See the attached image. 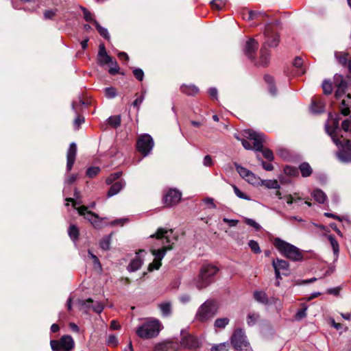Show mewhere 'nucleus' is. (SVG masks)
<instances>
[{
    "label": "nucleus",
    "mask_w": 351,
    "mask_h": 351,
    "mask_svg": "<svg viewBox=\"0 0 351 351\" xmlns=\"http://www.w3.org/2000/svg\"><path fill=\"white\" fill-rule=\"evenodd\" d=\"M265 36V42L264 43L262 48L260 51V61L259 65L265 66L268 64L269 62V53L267 49V46L270 47H276L278 46L279 43V36L278 34L274 32L269 27L267 26L265 28L264 32Z\"/></svg>",
    "instance_id": "obj_5"
},
{
    "label": "nucleus",
    "mask_w": 351,
    "mask_h": 351,
    "mask_svg": "<svg viewBox=\"0 0 351 351\" xmlns=\"http://www.w3.org/2000/svg\"><path fill=\"white\" fill-rule=\"evenodd\" d=\"M234 166L239 174L247 182L252 184L256 182L257 178L251 171L237 163H234Z\"/></svg>",
    "instance_id": "obj_16"
},
{
    "label": "nucleus",
    "mask_w": 351,
    "mask_h": 351,
    "mask_svg": "<svg viewBox=\"0 0 351 351\" xmlns=\"http://www.w3.org/2000/svg\"><path fill=\"white\" fill-rule=\"evenodd\" d=\"M119 70V67L117 62H114V63H112V66L110 68L108 72L110 74L114 75L117 73H118Z\"/></svg>",
    "instance_id": "obj_64"
},
{
    "label": "nucleus",
    "mask_w": 351,
    "mask_h": 351,
    "mask_svg": "<svg viewBox=\"0 0 351 351\" xmlns=\"http://www.w3.org/2000/svg\"><path fill=\"white\" fill-rule=\"evenodd\" d=\"M83 105H85V102L80 98L79 101H74L72 102V109L76 114H78L81 111L82 106Z\"/></svg>",
    "instance_id": "obj_44"
},
{
    "label": "nucleus",
    "mask_w": 351,
    "mask_h": 351,
    "mask_svg": "<svg viewBox=\"0 0 351 351\" xmlns=\"http://www.w3.org/2000/svg\"><path fill=\"white\" fill-rule=\"evenodd\" d=\"M335 84L337 90L335 93L336 99H339L345 95L347 89V82L341 75H335L334 77Z\"/></svg>",
    "instance_id": "obj_14"
},
{
    "label": "nucleus",
    "mask_w": 351,
    "mask_h": 351,
    "mask_svg": "<svg viewBox=\"0 0 351 351\" xmlns=\"http://www.w3.org/2000/svg\"><path fill=\"white\" fill-rule=\"evenodd\" d=\"M311 111L314 114L321 113L324 111V104L321 99H314L312 101Z\"/></svg>",
    "instance_id": "obj_27"
},
{
    "label": "nucleus",
    "mask_w": 351,
    "mask_h": 351,
    "mask_svg": "<svg viewBox=\"0 0 351 351\" xmlns=\"http://www.w3.org/2000/svg\"><path fill=\"white\" fill-rule=\"evenodd\" d=\"M259 152H261L262 154H263V156H264V158L269 161H271L274 160V154H273V152L269 149H267V148H265V149H261V150H260Z\"/></svg>",
    "instance_id": "obj_55"
},
{
    "label": "nucleus",
    "mask_w": 351,
    "mask_h": 351,
    "mask_svg": "<svg viewBox=\"0 0 351 351\" xmlns=\"http://www.w3.org/2000/svg\"><path fill=\"white\" fill-rule=\"evenodd\" d=\"M93 25L95 26L99 34L105 39H109L110 35L106 28L101 27L97 21H93Z\"/></svg>",
    "instance_id": "obj_36"
},
{
    "label": "nucleus",
    "mask_w": 351,
    "mask_h": 351,
    "mask_svg": "<svg viewBox=\"0 0 351 351\" xmlns=\"http://www.w3.org/2000/svg\"><path fill=\"white\" fill-rule=\"evenodd\" d=\"M322 88L324 94L330 95L332 91V84L330 81L324 80L322 83Z\"/></svg>",
    "instance_id": "obj_49"
},
{
    "label": "nucleus",
    "mask_w": 351,
    "mask_h": 351,
    "mask_svg": "<svg viewBox=\"0 0 351 351\" xmlns=\"http://www.w3.org/2000/svg\"><path fill=\"white\" fill-rule=\"evenodd\" d=\"M351 95L350 94H347L346 99H343L341 101V106H340V110L341 113L344 115H348L350 112V107L351 105Z\"/></svg>",
    "instance_id": "obj_24"
},
{
    "label": "nucleus",
    "mask_w": 351,
    "mask_h": 351,
    "mask_svg": "<svg viewBox=\"0 0 351 351\" xmlns=\"http://www.w3.org/2000/svg\"><path fill=\"white\" fill-rule=\"evenodd\" d=\"M178 348L177 343L168 341L156 345L154 351H177Z\"/></svg>",
    "instance_id": "obj_20"
},
{
    "label": "nucleus",
    "mask_w": 351,
    "mask_h": 351,
    "mask_svg": "<svg viewBox=\"0 0 351 351\" xmlns=\"http://www.w3.org/2000/svg\"><path fill=\"white\" fill-rule=\"evenodd\" d=\"M335 58L338 61V62L343 66L347 65L348 62V54L343 52H335Z\"/></svg>",
    "instance_id": "obj_37"
},
{
    "label": "nucleus",
    "mask_w": 351,
    "mask_h": 351,
    "mask_svg": "<svg viewBox=\"0 0 351 351\" xmlns=\"http://www.w3.org/2000/svg\"><path fill=\"white\" fill-rule=\"evenodd\" d=\"M217 303L214 300H206L199 308V321H207L213 318L217 313Z\"/></svg>",
    "instance_id": "obj_10"
},
{
    "label": "nucleus",
    "mask_w": 351,
    "mask_h": 351,
    "mask_svg": "<svg viewBox=\"0 0 351 351\" xmlns=\"http://www.w3.org/2000/svg\"><path fill=\"white\" fill-rule=\"evenodd\" d=\"M219 269L211 263H204L199 271V289L205 288L215 280Z\"/></svg>",
    "instance_id": "obj_8"
},
{
    "label": "nucleus",
    "mask_w": 351,
    "mask_h": 351,
    "mask_svg": "<svg viewBox=\"0 0 351 351\" xmlns=\"http://www.w3.org/2000/svg\"><path fill=\"white\" fill-rule=\"evenodd\" d=\"M144 93H143L142 95L139 97H138L132 103V105L134 107H136L137 108H139V106H141V104H142V102L144 100V98H145V95H144Z\"/></svg>",
    "instance_id": "obj_62"
},
{
    "label": "nucleus",
    "mask_w": 351,
    "mask_h": 351,
    "mask_svg": "<svg viewBox=\"0 0 351 351\" xmlns=\"http://www.w3.org/2000/svg\"><path fill=\"white\" fill-rule=\"evenodd\" d=\"M110 235L104 237L99 243L100 247L104 250H109L110 246Z\"/></svg>",
    "instance_id": "obj_40"
},
{
    "label": "nucleus",
    "mask_w": 351,
    "mask_h": 351,
    "mask_svg": "<svg viewBox=\"0 0 351 351\" xmlns=\"http://www.w3.org/2000/svg\"><path fill=\"white\" fill-rule=\"evenodd\" d=\"M254 299L258 303L267 305L269 304V298L267 293L262 290H256L253 293Z\"/></svg>",
    "instance_id": "obj_23"
},
{
    "label": "nucleus",
    "mask_w": 351,
    "mask_h": 351,
    "mask_svg": "<svg viewBox=\"0 0 351 351\" xmlns=\"http://www.w3.org/2000/svg\"><path fill=\"white\" fill-rule=\"evenodd\" d=\"M272 265L274 270L282 271V274L287 276L289 274V264L287 261L277 258L272 261Z\"/></svg>",
    "instance_id": "obj_19"
},
{
    "label": "nucleus",
    "mask_w": 351,
    "mask_h": 351,
    "mask_svg": "<svg viewBox=\"0 0 351 351\" xmlns=\"http://www.w3.org/2000/svg\"><path fill=\"white\" fill-rule=\"evenodd\" d=\"M258 47V43L254 38H250L245 43L244 48L245 54L250 59L254 60V55Z\"/></svg>",
    "instance_id": "obj_18"
},
{
    "label": "nucleus",
    "mask_w": 351,
    "mask_h": 351,
    "mask_svg": "<svg viewBox=\"0 0 351 351\" xmlns=\"http://www.w3.org/2000/svg\"><path fill=\"white\" fill-rule=\"evenodd\" d=\"M325 129L339 149V151L336 153V156L339 160L343 163L351 162V141L350 139H347L346 137L344 138L343 134L341 135V138L339 137V132H341L339 119L334 118L333 115L330 113Z\"/></svg>",
    "instance_id": "obj_1"
},
{
    "label": "nucleus",
    "mask_w": 351,
    "mask_h": 351,
    "mask_svg": "<svg viewBox=\"0 0 351 351\" xmlns=\"http://www.w3.org/2000/svg\"><path fill=\"white\" fill-rule=\"evenodd\" d=\"M105 96L108 99L114 98L117 95V90L114 87H107L104 89Z\"/></svg>",
    "instance_id": "obj_45"
},
{
    "label": "nucleus",
    "mask_w": 351,
    "mask_h": 351,
    "mask_svg": "<svg viewBox=\"0 0 351 351\" xmlns=\"http://www.w3.org/2000/svg\"><path fill=\"white\" fill-rule=\"evenodd\" d=\"M180 90L183 93L189 96H193L197 93V88L195 85L183 84L180 87Z\"/></svg>",
    "instance_id": "obj_32"
},
{
    "label": "nucleus",
    "mask_w": 351,
    "mask_h": 351,
    "mask_svg": "<svg viewBox=\"0 0 351 351\" xmlns=\"http://www.w3.org/2000/svg\"><path fill=\"white\" fill-rule=\"evenodd\" d=\"M76 154V144L75 143H71L66 153V171L68 172L70 171L73 167V165L75 161Z\"/></svg>",
    "instance_id": "obj_17"
},
{
    "label": "nucleus",
    "mask_w": 351,
    "mask_h": 351,
    "mask_svg": "<svg viewBox=\"0 0 351 351\" xmlns=\"http://www.w3.org/2000/svg\"><path fill=\"white\" fill-rule=\"evenodd\" d=\"M230 319L228 317L218 318L215 321V328L223 329L229 324Z\"/></svg>",
    "instance_id": "obj_35"
},
{
    "label": "nucleus",
    "mask_w": 351,
    "mask_h": 351,
    "mask_svg": "<svg viewBox=\"0 0 351 351\" xmlns=\"http://www.w3.org/2000/svg\"><path fill=\"white\" fill-rule=\"evenodd\" d=\"M101 169L99 167H90L86 170V176L90 178L95 177Z\"/></svg>",
    "instance_id": "obj_46"
},
{
    "label": "nucleus",
    "mask_w": 351,
    "mask_h": 351,
    "mask_svg": "<svg viewBox=\"0 0 351 351\" xmlns=\"http://www.w3.org/2000/svg\"><path fill=\"white\" fill-rule=\"evenodd\" d=\"M203 165L205 167H210L213 165V159L210 156L206 155L203 159Z\"/></svg>",
    "instance_id": "obj_63"
},
{
    "label": "nucleus",
    "mask_w": 351,
    "mask_h": 351,
    "mask_svg": "<svg viewBox=\"0 0 351 351\" xmlns=\"http://www.w3.org/2000/svg\"><path fill=\"white\" fill-rule=\"evenodd\" d=\"M210 3L213 8L219 10L226 5V0H213Z\"/></svg>",
    "instance_id": "obj_54"
},
{
    "label": "nucleus",
    "mask_w": 351,
    "mask_h": 351,
    "mask_svg": "<svg viewBox=\"0 0 351 351\" xmlns=\"http://www.w3.org/2000/svg\"><path fill=\"white\" fill-rule=\"evenodd\" d=\"M98 62L100 64H106L110 62L112 63V59L109 56L106 52L104 45H100L98 52Z\"/></svg>",
    "instance_id": "obj_22"
},
{
    "label": "nucleus",
    "mask_w": 351,
    "mask_h": 351,
    "mask_svg": "<svg viewBox=\"0 0 351 351\" xmlns=\"http://www.w3.org/2000/svg\"><path fill=\"white\" fill-rule=\"evenodd\" d=\"M232 187H233V190H234L235 195L239 198H241L243 199H246V200H250V197L248 195H247L245 193L242 192L237 186L233 185Z\"/></svg>",
    "instance_id": "obj_51"
},
{
    "label": "nucleus",
    "mask_w": 351,
    "mask_h": 351,
    "mask_svg": "<svg viewBox=\"0 0 351 351\" xmlns=\"http://www.w3.org/2000/svg\"><path fill=\"white\" fill-rule=\"evenodd\" d=\"M274 245L281 255L291 261H300L303 259V254L298 247L280 238L274 239Z\"/></svg>",
    "instance_id": "obj_4"
},
{
    "label": "nucleus",
    "mask_w": 351,
    "mask_h": 351,
    "mask_svg": "<svg viewBox=\"0 0 351 351\" xmlns=\"http://www.w3.org/2000/svg\"><path fill=\"white\" fill-rule=\"evenodd\" d=\"M341 132H339V137L341 138V134H344L351 132V119H346L341 123V128H339Z\"/></svg>",
    "instance_id": "obj_34"
},
{
    "label": "nucleus",
    "mask_w": 351,
    "mask_h": 351,
    "mask_svg": "<svg viewBox=\"0 0 351 351\" xmlns=\"http://www.w3.org/2000/svg\"><path fill=\"white\" fill-rule=\"evenodd\" d=\"M50 346L52 351H71L75 343L71 336L63 335L59 340H51Z\"/></svg>",
    "instance_id": "obj_11"
},
{
    "label": "nucleus",
    "mask_w": 351,
    "mask_h": 351,
    "mask_svg": "<svg viewBox=\"0 0 351 351\" xmlns=\"http://www.w3.org/2000/svg\"><path fill=\"white\" fill-rule=\"evenodd\" d=\"M88 256L93 260L94 267L101 270V265L98 257L95 255L90 250L88 251Z\"/></svg>",
    "instance_id": "obj_42"
},
{
    "label": "nucleus",
    "mask_w": 351,
    "mask_h": 351,
    "mask_svg": "<svg viewBox=\"0 0 351 351\" xmlns=\"http://www.w3.org/2000/svg\"><path fill=\"white\" fill-rule=\"evenodd\" d=\"M259 314L257 313H250L247 317V323L249 326H254L259 319Z\"/></svg>",
    "instance_id": "obj_43"
},
{
    "label": "nucleus",
    "mask_w": 351,
    "mask_h": 351,
    "mask_svg": "<svg viewBox=\"0 0 351 351\" xmlns=\"http://www.w3.org/2000/svg\"><path fill=\"white\" fill-rule=\"evenodd\" d=\"M327 238H328V239L329 240V241H330V243L331 244V246H332V250H333L334 254L336 256H337L338 254H339V251L338 242L337 241L335 238L333 236H332V235H328Z\"/></svg>",
    "instance_id": "obj_39"
},
{
    "label": "nucleus",
    "mask_w": 351,
    "mask_h": 351,
    "mask_svg": "<svg viewBox=\"0 0 351 351\" xmlns=\"http://www.w3.org/2000/svg\"><path fill=\"white\" fill-rule=\"evenodd\" d=\"M245 223L248 226H250L254 228L256 230H258L261 229V226L252 219H246Z\"/></svg>",
    "instance_id": "obj_61"
},
{
    "label": "nucleus",
    "mask_w": 351,
    "mask_h": 351,
    "mask_svg": "<svg viewBox=\"0 0 351 351\" xmlns=\"http://www.w3.org/2000/svg\"><path fill=\"white\" fill-rule=\"evenodd\" d=\"M228 343H222L213 346L210 351H228Z\"/></svg>",
    "instance_id": "obj_52"
},
{
    "label": "nucleus",
    "mask_w": 351,
    "mask_h": 351,
    "mask_svg": "<svg viewBox=\"0 0 351 351\" xmlns=\"http://www.w3.org/2000/svg\"><path fill=\"white\" fill-rule=\"evenodd\" d=\"M298 169L300 171L302 176L304 178L309 177L313 173V169L306 162H302L299 165Z\"/></svg>",
    "instance_id": "obj_29"
},
{
    "label": "nucleus",
    "mask_w": 351,
    "mask_h": 351,
    "mask_svg": "<svg viewBox=\"0 0 351 351\" xmlns=\"http://www.w3.org/2000/svg\"><path fill=\"white\" fill-rule=\"evenodd\" d=\"M122 175L121 171H118L114 173H112L109 177L106 178V184H111L114 181L118 180Z\"/></svg>",
    "instance_id": "obj_53"
},
{
    "label": "nucleus",
    "mask_w": 351,
    "mask_h": 351,
    "mask_svg": "<svg viewBox=\"0 0 351 351\" xmlns=\"http://www.w3.org/2000/svg\"><path fill=\"white\" fill-rule=\"evenodd\" d=\"M248 245L250 247L251 250L255 254L261 253V248L259 247L258 243L256 241L250 240L248 242Z\"/></svg>",
    "instance_id": "obj_50"
},
{
    "label": "nucleus",
    "mask_w": 351,
    "mask_h": 351,
    "mask_svg": "<svg viewBox=\"0 0 351 351\" xmlns=\"http://www.w3.org/2000/svg\"><path fill=\"white\" fill-rule=\"evenodd\" d=\"M82 10L83 11V14H84V19L88 21V22H90V23H93V21H95L93 19V14H91L90 12H89L87 9H86L85 8H82Z\"/></svg>",
    "instance_id": "obj_59"
},
{
    "label": "nucleus",
    "mask_w": 351,
    "mask_h": 351,
    "mask_svg": "<svg viewBox=\"0 0 351 351\" xmlns=\"http://www.w3.org/2000/svg\"><path fill=\"white\" fill-rule=\"evenodd\" d=\"M68 234L71 239L75 242L78 239L79 237V230L77 227L73 224L70 225L68 229Z\"/></svg>",
    "instance_id": "obj_33"
},
{
    "label": "nucleus",
    "mask_w": 351,
    "mask_h": 351,
    "mask_svg": "<svg viewBox=\"0 0 351 351\" xmlns=\"http://www.w3.org/2000/svg\"><path fill=\"white\" fill-rule=\"evenodd\" d=\"M154 145L152 137L148 134H144L139 136L136 143V147L140 153L146 156L153 149Z\"/></svg>",
    "instance_id": "obj_12"
},
{
    "label": "nucleus",
    "mask_w": 351,
    "mask_h": 351,
    "mask_svg": "<svg viewBox=\"0 0 351 351\" xmlns=\"http://www.w3.org/2000/svg\"><path fill=\"white\" fill-rule=\"evenodd\" d=\"M107 343L108 346L116 347L118 345V339L114 335H110L107 339Z\"/></svg>",
    "instance_id": "obj_58"
},
{
    "label": "nucleus",
    "mask_w": 351,
    "mask_h": 351,
    "mask_svg": "<svg viewBox=\"0 0 351 351\" xmlns=\"http://www.w3.org/2000/svg\"><path fill=\"white\" fill-rule=\"evenodd\" d=\"M65 200L67 202L65 204L66 206H69V202H72L73 207L77 210L79 215L84 216V217L87 219L94 226V228H101L104 226L103 222L104 219L100 218L97 214L88 210V208H95V202L91 203L88 206H82L76 208V205L79 204L80 202H77L71 197H67Z\"/></svg>",
    "instance_id": "obj_6"
},
{
    "label": "nucleus",
    "mask_w": 351,
    "mask_h": 351,
    "mask_svg": "<svg viewBox=\"0 0 351 351\" xmlns=\"http://www.w3.org/2000/svg\"><path fill=\"white\" fill-rule=\"evenodd\" d=\"M134 76L138 80L143 81L144 78V72L141 69L136 68L133 70Z\"/></svg>",
    "instance_id": "obj_56"
},
{
    "label": "nucleus",
    "mask_w": 351,
    "mask_h": 351,
    "mask_svg": "<svg viewBox=\"0 0 351 351\" xmlns=\"http://www.w3.org/2000/svg\"><path fill=\"white\" fill-rule=\"evenodd\" d=\"M173 230L171 229H165L160 228L157 232L151 235L152 238H156L155 247H159L160 248L156 249L152 248L151 252L154 256V259L148 266V270L152 271L154 269H158L161 266V261L166 254L167 251L172 249V245L176 238L171 237Z\"/></svg>",
    "instance_id": "obj_2"
},
{
    "label": "nucleus",
    "mask_w": 351,
    "mask_h": 351,
    "mask_svg": "<svg viewBox=\"0 0 351 351\" xmlns=\"http://www.w3.org/2000/svg\"><path fill=\"white\" fill-rule=\"evenodd\" d=\"M161 329L162 324L158 319L149 318L136 327L135 332L142 339H150L156 337Z\"/></svg>",
    "instance_id": "obj_3"
},
{
    "label": "nucleus",
    "mask_w": 351,
    "mask_h": 351,
    "mask_svg": "<svg viewBox=\"0 0 351 351\" xmlns=\"http://www.w3.org/2000/svg\"><path fill=\"white\" fill-rule=\"evenodd\" d=\"M57 10H47L44 12L43 16L45 19H51L56 15Z\"/></svg>",
    "instance_id": "obj_60"
},
{
    "label": "nucleus",
    "mask_w": 351,
    "mask_h": 351,
    "mask_svg": "<svg viewBox=\"0 0 351 351\" xmlns=\"http://www.w3.org/2000/svg\"><path fill=\"white\" fill-rule=\"evenodd\" d=\"M121 116H112L108 118V123L114 128H117L121 124Z\"/></svg>",
    "instance_id": "obj_47"
},
{
    "label": "nucleus",
    "mask_w": 351,
    "mask_h": 351,
    "mask_svg": "<svg viewBox=\"0 0 351 351\" xmlns=\"http://www.w3.org/2000/svg\"><path fill=\"white\" fill-rule=\"evenodd\" d=\"M182 193L180 191L171 189L165 195L163 201L167 207H171L177 204L181 199Z\"/></svg>",
    "instance_id": "obj_13"
},
{
    "label": "nucleus",
    "mask_w": 351,
    "mask_h": 351,
    "mask_svg": "<svg viewBox=\"0 0 351 351\" xmlns=\"http://www.w3.org/2000/svg\"><path fill=\"white\" fill-rule=\"evenodd\" d=\"M263 184L267 189H277L280 188V184H278V182L276 180H263Z\"/></svg>",
    "instance_id": "obj_41"
},
{
    "label": "nucleus",
    "mask_w": 351,
    "mask_h": 351,
    "mask_svg": "<svg viewBox=\"0 0 351 351\" xmlns=\"http://www.w3.org/2000/svg\"><path fill=\"white\" fill-rule=\"evenodd\" d=\"M84 304L88 308H92L93 310L97 313H101L104 310V306L99 302H94L91 299H88L84 302Z\"/></svg>",
    "instance_id": "obj_26"
},
{
    "label": "nucleus",
    "mask_w": 351,
    "mask_h": 351,
    "mask_svg": "<svg viewBox=\"0 0 351 351\" xmlns=\"http://www.w3.org/2000/svg\"><path fill=\"white\" fill-rule=\"evenodd\" d=\"M181 346L184 348L194 349L197 346V341L195 337L191 335H183Z\"/></svg>",
    "instance_id": "obj_21"
},
{
    "label": "nucleus",
    "mask_w": 351,
    "mask_h": 351,
    "mask_svg": "<svg viewBox=\"0 0 351 351\" xmlns=\"http://www.w3.org/2000/svg\"><path fill=\"white\" fill-rule=\"evenodd\" d=\"M264 79L268 84V89L270 94L273 96H276L277 95V89L275 86L273 77L269 75H265Z\"/></svg>",
    "instance_id": "obj_30"
},
{
    "label": "nucleus",
    "mask_w": 351,
    "mask_h": 351,
    "mask_svg": "<svg viewBox=\"0 0 351 351\" xmlns=\"http://www.w3.org/2000/svg\"><path fill=\"white\" fill-rule=\"evenodd\" d=\"M303 65V60L300 57H296L293 61V66L298 69L296 74L302 75L305 73V70L302 68Z\"/></svg>",
    "instance_id": "obj_38"
},
{
    "label": "nucleus",
    "mask_w": 351,
    "mask_h": 351,
    "mask_svg": "<svg viewBox=\"0 0 351 351\" xmlns=\"http://www.w3.org/2000/svg\"><path fill=\"white\" fill-rule=\"evenodd\" d=\"M265 14L264 12L251 10L248 13L247 19L252 20V19L258 18L259 16H265Z\"/></svg>",
    "instance_id": "obj_57"
},
{
    "label": "nucleus",
    "mask_w": 351,
    "mask_h": 351,
    "mask_svg": "<svg viewBox=\"0 0 351 351\" xmlns=\"http://www.w3.org/2000/svg\"><path fill=\"white\" fill-rule=\"evenodd\" d=\"M311 195L314 199L319 204H324L327 199L326 195L323 191L319 189H315Z\"/></svg>",
    "instance_id": "obj_28"
},
{
    "label": "nucleus",
    "mask_w": 351,
    "mask_h": 351,
    "mask_svg": "<svg viewBox=\"0 0 351 351\" xmlns=\"http://www.w3.org/2000/svg\"><path fill=\"white\" fill-rule=\"evenodd\" d=\"M158 307L164 317H169L171 314V304L170 302H165L158 304Z\"/></svg>",
    "instance_id": "obj_31"
},
{
    "label": "nucleus",
    "mask_w": 351,
    "mask_h": 351,
    "mask_svg": "<svg viewBox=\"0 0 351 351\" xmlns=\"http://www.w3.org/2000/svg\"><path fill=\"white\" fill-rule=\"evenodd\" d=\"M231 343L237 351H250L251 347L247 339L245 332L242 329H237L232 337Z\"/></svg>",
    "instance_id": "obj_9"
},
{
    "label": "nucleus",
    "mask_w": 351,
    "mask_h": 351,
    "mask_svg": "<svg viewBox=\"0 0 351 351\" xmlns=\"http://www.w3.org/2000/svg\"><path fill=\"white\" fill-rule=\"evenodd\" d=\"M146 254L145 250H140L135 257L129 263L127 269L130 272L138 270L143 263V256Z\"/></svg>",
    "instance_id": "obj_15"
},
{
    "label": "nucleus",
    "mask_w": 351,
    "mask_h": 351,
    "mask_svg": "<svg viewBox=\"0 0 351 351\" xmlns=\"http://www.w3.org/2000/svg\"><path fill=\"white\" fill-rule=\"evenodd\" d=\"M285 174L290 176H297L298 175V169L291 166H286L284 169Z\"/></svg>",
    "instance_id": "obj_48"
},
{
    "label": "nucleus",
    "mask_w": 351,
    "mask_h": 351,
    "mask_svg": "<svg viewBox=\"0 0 351 351\" xmlns=\"http://www.w3.org/2000/svg\"><path fill=\"white\" fill-rule=\"evenodd\" d=\"M243 136L245 138L241 139V143L246 149L261 150L265 143V136L261 132H256L252 130H245Z\"/></svg>",
    "instance_id": "obj_7"
},
{
    "label": "nucleus",
    "mask_w": 351,
    "mask_h": 351,
    "mask_svg": "<svg viewBox=\"0 0 351 351\" xmlns=\"http://www.w3.org/2000/svg\"><path fill=\"white\" fill-rule=\"evenodd\" d=\"M125 185L124 181H118L114 183L108 191L107 195L110 197L117 195Z\"/></svg>",
    "instance_id": "obj_25"
}]
</instances>
